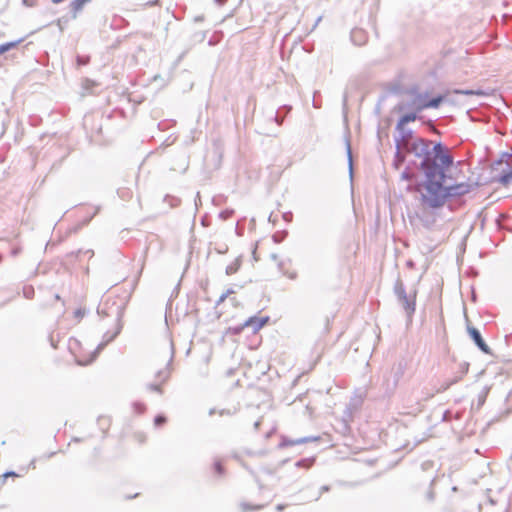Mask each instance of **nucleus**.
Here are the masks:
<instances>
[{"label": "nucleus", "mask_w": 512, "mask_h": 512, "mask_svg": "<svg viewBox=\"0 0 512 512\" xmlns=\"http://www.w3.org/2000/svg\"><path fill=\"white\" fill-rule=\"evenodd\" d=\"M35 295V290L33 286H24L23 287V296L26 299H32Z\"/></svg>", "instance_id": "26"}, {"label": "nucleus", "mask_w": 512, "mask_h": 512, "mask_svg": "<svg viewBox=\"0 0 512 512\" xmlns=\"http://www.w3.org/2000/svg\"><path fill=\"white\" fill-rule=\"evenodd\" d=\"M401 178L407 181H411L414 178V173L409 169V167H406L401 174Z\"/></svg>", "instance_id": "28"}, {"label": "nucleus", "mask_w": 512, "mask_h": 512, "mask_svg": "<svg viewBox=\"0 0 512 512\" xmlns=\"http://www.w3.org/2000/svg\"><path fill=\"white\" fill-rule=\"evenodd\" d=\"M313 462H314V460L312 458H304V459L298 460L295 463V466L309 468L310 466H312Z\"/></svg>", "instance_id": "25"}, {"label": "nucleus", "mask_w": 512, "mask_h": 512, "mask_svg": "<svg viewBox=\"0 0 512 512\" xmlns=\"http://www.w3.org/2000/svg\"><path fill=\"white\" fill-rule=\"evenodd\" d=\"M158 4H159V0H151V1L146 2L143 6L148 7V6H155Z\"/></svg>", "instance_id": "42"}, {"label": "nucleus", "mask_w": 512, "mask_h": 512, "mask_svg": "<svg viewBox=\"0 0 512 512\" xmlns=\"http://www.w3.org/2000/svg\"><path fill=\"white\" fill-rule=\"evenodd\" d=\"M432 466H433V463L431 461L423 462L422 465H421L423 470H426V469H428V468H430Z\"/></svg>", "instance_id": "41"}, {"label": "nucleus", "mask_w": 512, "mask_h": 512, "mask_svg": "<svg viewBox=\"0 0 512 512\" xmlns=\"http://www.w3.org/2000/svg\"><path fill=\"white\" fill-rule=\"evenodd\" d=\"M166 421H167L166 417L162 414H159L154 418V425L159 427V426L165 424Z\"/></svg>", "instance_id": "32"}, {"label": "nucleus", "mask_w": 512, "mask_h": 512, "mask_svg": "<svg viewBox=\"0 0 512 512\" xmlns=\"http://www.w3.org/2000/svg\"><path fill=\"white\" fill-rule=\"evenodd\" d=\"M432 223H433V222L425 221V222H424V225H425L426 227H430V225H432Z\"/></svg>", "instance_id": "59"}, {"label": "nucleus", "mask_w": 512, "mask_h": 512, "mask_svg": "<svg viewBox=\"0 0 512 512\" xmlns=\"http://www.w3.org/2000/svg\"><path fill=\"white\" fill-rule=\"evenodd\" d=\"M90 58L88 56H77V64L80 66L87 65Z\"/></svg>", "instance_id": "35"}, {"label": "nucleus", "mask_w": 512, "mask_h": 512, "mask_svg": "<svg viewBox=\"0 0 512 512\" xmlns=\"http://www.w3.org/2000/svg\"><path fill=\"white\" fill-rule=\"evenodd\" d=\"M406 154L409 153L406 152L402 147H400V145L396 146V153L393 160V165L395 166V168L398 169L405 162Z\"/></svg>", "instance_id": "14"}, {"label": "nucleus", "mask_w": 512, "mask_h": 512, "mask_svg": "<svg viewBox=\"0 0 512 512\" xmlns=\"http://www.w3.org/2000/svg\"><path fill=\"white\" fill-rule=\"evenodd\" d=\"M132 407H133L134 412L137 414H142L146 410L145 404L142 402H138V401L133 402Z\"/></svg>", "instance_id": "27"}, {"label": "nucleus", "mask_w": 512, "mask_h": 512, "mask_svg": "<svg viewBox=\"0 0 512 512\" xmlns=\"http://www.w3.org/2000/svg\"><path fill=\"white\" fill-rule=\"evenodd\" d=\"M397 386L398 385L391 379V377H389L388 375H385L382 385H381L382 397L385 398V397H390L391 395H393Z\"/></svg>", "instance_id": "10"}, {"label": "nucleus", "mask_w": 512, "mask_h": 512, "mask_svg": "<svg viewBox=\"0 0 512 512\" xmlns=\"http://www.w3.org/2000/svg\"><path fill=\"white\" fill-rule=\"evenodd\" d=\"M88 2H90V0H74L70 4L72 18L75 19L77 17L78 13L83 9L85 4H87Z\"/></svg>", "instance_id": "18"}, {"label": "nucleus", "mask_w": 512, "mask_h": 512, "mask_svg": "<svg viewBox=\"0 0 512 512\" xmlns=\"http://www.w3.org/2000/svg\"><path fill=\"white\" fill-rule=\"evenodd\" d=\"M214 413H215V410H214V409H211V410L209 411V414H210V415H213Z\"/></svg>", "instance_id": "61"}, {"label": "nucleus", "mask_w": 512, "mask_h": 512, "mask_svg": "<svg viewBox=\"0 0 512 512\" xmlns=\"http://www.w3.org/2000/svg\"><path fill=\"white\" fill-rule=\"evenodd\" d=\"M434 482H435V478H433V479L431 480L430 485L432 486Z\"/></svg>", "instance_id": "64"}, {"label": "nucleus", "mask_w": 512, "mask_h": 512, "mask_svg": "<svg viewBox=\"0 0 512 512\" xmlns=\"http://www.w3.org/2000/svg\"><path fill=\"white\" fill-rule=\"evenodd\" d=\"M268 320H269V317H267V316L262 317V318L252 316L244 322L242 328H244V327L251 328L252 331L254 333H256L268 322Z\"/></svg>", "instance_id": "9"}, {"label": "nucleus", "mask_w": 512, "mask_h": 512, "mask_svg": "<svg viewBox=\"0 0 512 512\" xmlns=\"http://www.w3.org/2000/svg\"><path fill=\"white\" fill-rule=\"evenodd\" d=\"M85 315V310L82 309V308H78L77 310H75L74 312V316L75 318H77L78 320L82 319Z\"/></svg>", "instance_id": "36"}, {"label": "nucleus", "mask_w": 512, "mask_h": 512, "mask_svg": "<svg viewBox=\"0 0 512 512\" xmlns=\"http://www.w3.org/2000/svg\"><path fill=\"white\" fill-rule=\"evenodd\" d=\"M234 293L235 291L232 288H229L225 292H223V294L226 295L227 298Z\"/></svg>", "instance_id": "45"}, {"label": "nucleus", "mask_w": 512, "mask_h": 512, "mask_svg": "<svg viewBox=\"0 0 512 512\" xmlns=\"http://www.w3.org/2000/svg\"><path fill=\"white\" fill-rule=\"evenodd\" d=\"M296 277H297V274L295 272L292 273L291 275H289L290 279H296Z\"/></svg>", "instance_id": "56"}, {"label": "nucleus", "mask_w": 512, "mask_h": 512, "mask_svg": "<svg viewBox=\"0 0 512 512\" xmlns=\"http://www.w3.org/2000/svg\"><path fill=\"white\" fill-rule=\"evenodd\" d=\"M227 250H228V248H227V246H226L224 249H223V248H220V249L218 250V253H221V254H222V253H226V251H227Z\"/></svg>", "instance_id": "51"}, {"label": "nucleus", "mask_w": 512, "mask_h": 512, "mask_svg": "<svg viewBox=\"0 0 512 512\" xmlns=\"http://www.w3.org/2000/svg\"><path fill=\"white\" fill-rule=\"evenodd\" d=\"M19 253H20V248H14V249H12V251H11V254H12L13 256L18 255Z\"/></svg>", "instance_id": "47"}, {"label": "nucleus", "mask_w": 512, "mask_h": 512, "mask_svg": "<svg viewBox=\"0 0 512 512\" xmlns=\"http://www.w3.org/2000/svg\"><path fill=\"white\" fill-rule=\"evenodd\" d=\"M485 402V395L479 397V405H482Z\"/></svg>", "instance_id": "49"}, {"label": "nucleus", "mask_w": 512, "mask_h": 512, "mask_svg": "<svg viewBox=\"0 0 512 512\" xmlns=\"http://www.w3.org/2000/svg\"><path fill=\"white\" fill-rule=\"evenodd\" d=\"M241 508H242L243 512H247V511H251V510L261 509L262 506H260V505L259 506H250L247 503H242Z\"/></svg>", "instance_id": "33"}, {"label": "nucleus", "mask_w": 512, "mask_h": 512, "mask_svg": "<svg viewBox=\"0 0 512 512\" xmlns=\"http://www.w3.org/2000/svg\"><path fill=\"white\" fill-rule=\"evenodd\" d=\"M458 380H459L458 378H455V379H453V380H451V381H448V382L443 383V384L441 385V387H440V388H438L437 392H438V393H440V392H444V391H446L448 388H450V386H451V385H453V384L457 383V382H458Z\"/></svg>", "instance_id": "29"}, {"label": "nucleus", "mask_w": 512, "mask_h": 512, "mask_svg": "<svg viewBox=\"0 0 512 512\" xmlns=\"http://www.w3.org/2000/svg\"><path fill=\"white\" fill-rule=\"evenodd\" d=\"M511 155L508 153H503L502 157L496 162V164H502L505 158H509Z\"/></svg>", "instance_id": "44"}, {"label": "nucleus", "mask_w": 512, "mask_h": 512, "mask_svg": "<svg viewBox=\"0 0 512 512\" xmlns=\"http://www.w3.org/2000/svg\"><path fill=\"white\" fill-rule=\"evenodd\" d=\"M227 299L226 295H224L223 293L220 295L219 299L216 301V305L219 306L220 304H222L225 300Z\"/></svg>", "instance_id": "43"}, {"label": "nucleus", "mask_w": 512, "mask_h": 512, "mask_svg": "<svg viewBox=\"0 0 512 512\" xmlns=\"http://www.w3.org/2000/svg\"><path fill=\"white\" fill-rule=\"evenodd\" d=\"M204 17L203 16H197L195 18V21H203Z\"/></svg>", "instance_id": "57"}, {"label": "nucleus", "mask_w": 512, "mask_h": 512, "mask_svg": "<svg viewBox=\"0 0 512 512\" xmlns=\"http://www.w3.org/2000/svg\"><path fill=\"white\" fill-rule=\"evenodd\" d=\"M137 496H138V494L136 493V494H134L133 496H129V497H127V498H128V499H131V498H135V497H137Z\"/></svg>", "instance_id": "60"}, {"label": "nucleus", "mask_w": 512, "mask_h": 512, "mask_svg": "<svg viewBox=\"0 0 512 512\" xmlns=\"http://www.w3.org/2000/svg\"><path fill=\"white\" fill-rule=\"evenodd\" d=\"M467 332L480 351L488 355L492 354L490 347L486 344L480 331L477 328L468 326Z\"/></svg>", "instance_id": "6"}, {"label": "nucleus", "mask_w": 512, "mask_h": 512, "mask_svg": "<svg viewBox=\"0 0 512 512\" xmlns=\"http://www.w3.org/2000/svg\"><path fill=\"white\" fill-rule=\"evenodd\" d=\"M292 218H293V214L291 212H285L283 214V219L286 221V222H291L292 221Z\"/></svg>", "instance_id": "39"}, {"label": "nucleus", "mask_w": 512, "mask_h": 512, "mask_svg": "<svg viewBox=\"0 0 512 512\" xmlns=\"http://www.w3.org/2000/svg\"><path fill=\"white\" fill-rule=\"evenodd\" d=\"M56 300H60V296L58 294L55 295Z\"/></svg>", "instance_id": "63"}, {"label": "nucleus", "mask_w": 512, "mask_h": 512, "mask_svg": "<svg viewBox=\"0 0 512 512\" xmlns=\"http://www.w3.org/2000/svg\"><path fill=\"white\" fill-rule=\"evenodd\" d=\"M233 214H234V210H232V209H225V210L220 212L219 217L222 220H227V219L231 218L233 216Z\"/></svg>", "instance_id": "30"}, {"label": "nucleus", "mask_w": 512, "mask_h": 512, "mask_svg": "<svg viewBox=\"0 0 512 512\" xmlns=\"http://www.w3.org/2000/svg\"><path fill=\"white\" fill-rule=\"evenodd\" d=\"M89 118H90V116H88V115H86V116L84 117V126H85V127L87 126V122H88Z\"/></svg>", "instance_id": "53"}, {"label": "nucleus", "mask_w": 512, "mask_h": 512, "mask_svg": "<svg viewBox=\"0 0 512 512\" xmlns=\"http://www.w3.org/2000/svg\"><path fill=\"white\" fill-rule=\"evenodd\" d=\"M313 106H314L315 108H319V107H320V105H318V104H317V102H316V100H315V99L313 100Z\"/></svg>", "instance_id": "58"}, {"label": "nucleus", "mask_w": 512, "mask_h": 512, "mask_svg": "<svg viewBox=\"0 0 512 512\" xmlns=\"http://www.w3.org/2000/svg\"><path fill=\"white\" fill-rule=\"evenodd\" d=\"M214 469H215V472H216L218 475H223V474H224V467L222 466L221 462L216 461V462L214 463Z\"/></svg>", "instance_id": "34"}, {"label": "nucleus", "mask_w": 512, "mask_h": 512, "mask_svg": "<svg viewBox=\"0 0 512 512\" xmlns=\"http://www.w3.org/2000/svg\"><path fill=\"white\" fill-rule=\"evenodd\" d=\"M451 94H459V95H466V96H485L487 93H485L481 89H455L452 91Z\"/></svg>", "instance_id": "17"}, {"label": "nucleus", "mask_w": 512, "mask_h": 512, "mask_svg": "<svg viewBox=\"0 0 512 512\" xmlns=\"http://www.w3.org/2000/svg\"><path fill=\"white\" fill-rule=\"evenodd\" d=\"M268 220H269V222H272V223L276 222V218L273 217V213L270 214Z\"/></svg>", "instance_id": "48"}, {"label": "nucleus", "mask_w": 512, "mask_h": 512, "mask_svg": "<svg viewBox=\"0 0 512 512\" xmlns=\"http://www.w3.org/2000/svg\"><path fill=\"white\" fill-rule=\"evenodd\" d=\"M396 130L398 132V136H395L394 139L396 146L400 145V147H402L406 152L414 156L415 159L413 160V165L419 170L421 159L416 156L414 150L412 149L414 145H417L419 141L427 142L430 144V146L436 145L438 142H433L432 140L421 137L413 138V131L409 128H406L405 126H403L402 129Z\"/></svg>", "instance_id": "3"}, {"label": "nucleus", "mask_w": 512, "mask_h": 512, "mask_svg": "<svg viewBox=\"0 0 512 512\" xmlns=\"http://www.w3.org/2000/svg\"><path fill=\"white\" fill-rule=\"evenodd\" d=\"M346 151H347V156H348L349 174H350V177L352 178V176H353L352 152H351V145L348 140L346 142Z\"/></svg>", "instance_id": "23"}, {"label": "nucleus", "mask_w": 512, "mask_h": 512, "mask_svg": "<svg viewBox=\"0 0 512 512\" xmlns=\"http://www.w3.org/2000/svg\"><path fill=\"white\" fill-rule=\"evenodd\" d=\"M443 101V95H437L428 101H422L421 96H418L414 101V105L416 106L417 111H422L427 108H438Z\"/></svg>", "instance_id": "7"}, {"label": "nucleus", "mask_w": 512, "mask_h": 512, "mask_svg": "<svg viewBox=\"0 0 512 512\" xmlns=\"http://www.w3.org/2000/svg\"><path fill=\"white\" fill-rule=\"evenodd\" d=\"M412 149L421 159L419 170L424 175V193L421 194L423 205L432 209L441 208L449 199L459 198L470 192L469 183L446 184L450 178L447 171L454 164V157L442 142L430 146L427 142L419 141Z\"/></svg>", "instance_id": "1"}, {"label": "nucleus", "mask_w": 512, "mask_h": 512, "mask_svg": "<svg viewBox=\"0 0 512 512\" xmlns=\"http://www.w3.org/2000/svg\"><path fill=\"white\" fill-rule=\"evenodd\" d=\"M162 384H160V382H156V383H149L146 385V389L148 391H152V392H156L160 395L163 394V389H162Z\"/></svg>", "instance_id": "24"}, {"label": "nucleus", "mask_w": 512, "mask_h": 512, "mask_svg": "<svg viewBox=\"0 0 512 512\" xmlns=\"http://www.w3.org/2000/svg\"><path fill=\"white\" fill-rule=\"evenodd\" d=\"M22 41H23V39H19V40H16V41L7 42V43H4V44L0 45V55L5 53V52H8L9 50H11L13 48H15Z\"/></svg>", "instance_id": "22"}, {"label": "nucleus", "mask_w": 512, "mask_h": 512, "mask_svg": "<svg viewBox=\"0 0 512 512\" xmlns=\"http://www.w3.org/2000/svg\"><path fill=\"white\" fill-rule=\"evenodd\" d=\"M227 0H215V2L219 5H223Z\"/></svg>", "instance_id": "55"}, {"label": "nucleus", "mask_w": 512, "mask_h": 512, "mask_svg": "<svg viewBox=\"0 0 512 512\" xmlns=\"http://www.w3.org/2000/svg\"><path fill=\"white\" fill-rule=\"evenodd\" d=\"M285 507H286V505H284V504H278V505L276 506V510H277L278 512H281V511H283V510L285 509Z\"/></svg>", "instance_id": "46"}, {"label": "nucleus", "mask_w": 512, "mask_h": 512, "mask_svg": "<svg viewBox=\"0 0 512 512\" xmlns=\"http://www.w3.org/2000/svg\"><path fill=\"white\" fill-rule=\"evenodd\" d=\"M404 373H405V364L402 361H400L391 368L388 376L391 377V379L398 385V383H399L400 379L403 377Z\"/></svg>", "instance_id": "12"}, {"label": "nucleus", "mask_w": 512, "mask_h": 512, "mask_svg": "<svg viewBox=\"0 0 512 512\" xmlns=\"http://www.w3.org/2000/svg\"><path fill=\"white\" fill-rule=\"evenodd\" d=\"M8 474L16 475L14 471L5 472L4 474L0 475V481L2 480V482H4L8 478Z\"/></svg>", "instance_id": "40"}, {"label": "nucleus", "mask_w": 512, "mask_h": 512, "mask_svg": "<svg viewBox=\"0 0 512 512\" xmlns=\"http://www.w3.org/2000/svg\"><path fill=\"white\" fill-rule=\"evenodd\" d=\"M168 349H169V359L167 361L166 367L163 369H160L155 374V378H156L157 382H160V384L166 383L169 380L171 373H172V369H173L172 362L174 359L175 351H174V344L171 340L168 342Z\"/></svg>", "instance_id": "5"}, {"label": "nucleus", "mask_w": 512, "mask_h": 512, "mask_svg": "<svg viewBox=\"0 0 512 512\" xmlns=\"http://www.w3.org/2000/svg\"><path fill=\"white\" fill-rule=\"evenodd\" d=\"M292 107L290 105H283L279 107L274 115V121L278 125H282L285 117L290 113Z\"/></svg>", "instance_id": "13"}, {"label": "nucleus", "mask_w": 512, "mask_h": 512, "mask_svg": "<svg viewBox=\"0 0 512 512\" xmlns=\"http://www.w3.org/2000/svg\"><path fill=\"white\" fill-rule=\"evenodd\" d=\"M364 38H365V34H364L363 30L354 29L351 31V40L353 41L354 44L359 45V46L364 44Z\"/></svg>", "instance_id": "19"}, {"label": "nucleus", "mask_w": 512, "mask_h": 512, "mask_svg": "<svg viewBox=\"0 0 512 512\" xmlns=\"http://www.w3.org/2000/svg\"><path fill=\"white\" fill-rule=\"evenodd\" d=\"M330 490V487L328 485H323L321 488H320V493L315 497V500H318L320 498V495L323 493V492H328Z\"/></svg>", "instance_id": "38"}, {"label": "nucleus", "mask_w": 512, "mask_h": 512, "mask_svg": "<svg viewBox=\"0 0 512 512\" xmlns=\"http://www.w3.org/2000/svg\"><path fill=\"white\" fill-rule=\"evenodd\" d=\"M227 250H228V248H227V246H226L224 249H223V248H220V249L218 250V253H221V254H222V253H226V251H227Z\"/></svg>", "instance_id": "52"}, {"label": "nucleus", "mask_w": 512, "mask_h": 512, "mask_svg": "<svg viewBox=\"0 0 512 512\" xmlns=\"http://www.w3.org/2000/svg\"><path fill=\"white\" fill-rule=\"evenodd\" d=\"M23 1H24V3H25L26 5L31 6V4H29V0H23Z\"/></svg>", "instance_id": "62"}, {"label": "nucleus", "mask_w": 512, "mask_h": 512, "mask_svg": "<svg viewBox=\"0 0 512 512\" xmlns=\"http://www.w3.org/2000/svg\"><path fill=\"white\" fill-rule=\"evenodd\" d=\"M260 423H261V422H260L259 420H258V421H256V422L254 423V428H255L256 430L259 428Z\"/></svg>", "instance_id": "54"}, {"label": "nucleus", "mask_w": 512, "mask_h": 512, "mask_svg": "<svg viewBox=\"0 0 512 512\" xmlns=\"http://www.w3.org/2000/svg\"><path fill=\"white\" fill-rule=\"evenodd\" d=\"M241 267V257L236 258L231 264L226 267V274L233 275L238 272Z\"/></svg>", "instance_id": "21"}, {"label": "nucleus", "mask_w": 512, "mask_h": 512, "mask_svg": "<svg viewBox=\"0 0 512 512\" xmlns=\"http://www.w3.org/2000/svg\"><path fill=\"white\" fill-rule=\"evenodd\" d=\"M417 119V114L414 112L404 114L400 117L396 124V129H402L403 126H406L408 123L413 122Z\"/></svg>", "instance_id": "15"}, {"label": "nucleus", "mask_w": 512, "mask_h": 512, "mask_svg": "<svg viewBox=\"0 0 512 512\" xmlns=\"http://www.w3.org/2000/svg\"><path fill=\"white\" fill-rule=\"evenodd\" d=\"M406 107H407V105H405V104H399V105H398V109H399L400 111L404 110Z\"/></svg>", "instance_id": "50"}, {"label": "nucleus", "mask_w": 512, "mask_h": 512, "mask_svg": "<svg viewBox=\"0 0 512 512\" xmlns=\"http://www.w3.org/2000/svg\"><path fill=\"white\" fill-rule=\"evenodd\" d=\"M286 235H287V232H286V231H284V232H277V233H275V234L273 235V237H272V238H273V241H274L275 243H280V242H282V241L284 240V238L286 237Z\"/></svg>", "instance_id": "31"}, {"label": "nucleus", "mask_w": 512, "mask_h": 512, "mask_svg": "<svg viewBox=\"0 0 512 512\" xmlns=\"http://www.w3.org/2000/svg\"><path fill=\"white\" fill-rule=\"evenodd\" d=\"M316 440H318V437H302V438H298L295 440H290L287 437H282L281 442L279 443V447L284 448V447L304 444V443L316 441Z\"/></svg>", "instance_id": "11"}, {"label": "nucleus", "mask_w": 512, "mask_h": 512, "mask_svg": "<svg viewBox=\"0 0 512 512\" xmlns=\"http://www.w3.org/2000/svg\"><path fill=\"white\" fill-rule=\"evenodd\" d=\"M81 255H89V257H92L94 255V252H93V250H90V249H87V250L79 249L77 251H72L66 255V261L72 262L75 259H77L78 257H80Z\"/></svg>", "instance_id": "16"}, {"label": "nucleus", "mask_w": 512, "mask_h": 512, "mask_svg": "<svg viewBox=\"0 0 512 512\" xmlns=\"http://www.w3.org/2000/svg\"><path fill=\"white\" fill-rule=\"evenodd\" d=\"M123 324H115L114 331H106L103 335L102 341L97 346L96 352L101 351L107 344L112 342L121 332Z\"/></svg>", "instance_id": "8"}, {"label": "nucleus", "mask_w": 512, "mask_h": 512, "mask_svg": "<svg viewBox=\"0 0 512 512\" xmlns=\"http://www.w3.org/2000/svg\"><path fill=\"white\" fill-rule=\"evenodd\" d=\"M497 181L503 186H507L512 182V168L503 170Z\"/></svg>", "instance_id": "20"}, {"label": "nucleus", "mask_w": 512, "mask_h": 512, "mask_svg": "<svg viewBox=\"0 0 512 512\" xmlns=\"http://www.w3.org/2000/svg\"><path fill=\"white\" fill-rule=\"evenodd\" d=\"M426 499L429 501V502H433L434 499H435V493L433 491L432 488L429 489V491L426 493Z\"/></svg>", "instance_id": "37"}, {"label": "nucleus", "mask_w": 512, "mask_h": 512, "mask_svg": "<svg viewBox=\"0 0 512 512\" xmlns=\"http://www.w3.org/2000/svg\"><path fill=\"white\" fill-rule=\"evenodd\" d=\"M394 294L397 298L398 303L405 311L407 317L410 319L416 310V294L417 291L407 293L404 283L400 278H397L394 284Z\"/></svg>", "instance_id": "4"}, {"label": "nucleus", "mask_w": 512, "mask_h": 512, "mask_svg": "<svg viewBox=\"0 0 512 512\" xmlns=\"http://www.w3.org/2000/svg\"><path fill=\"white\" fill-rule=\"evenodd\" d=\"M125 308L126 302L123 298L108 296L100 302L97 314L101 317L113 318L115 324H123Z\"/></svg>", "instance_id": "2"}]
</instances>
